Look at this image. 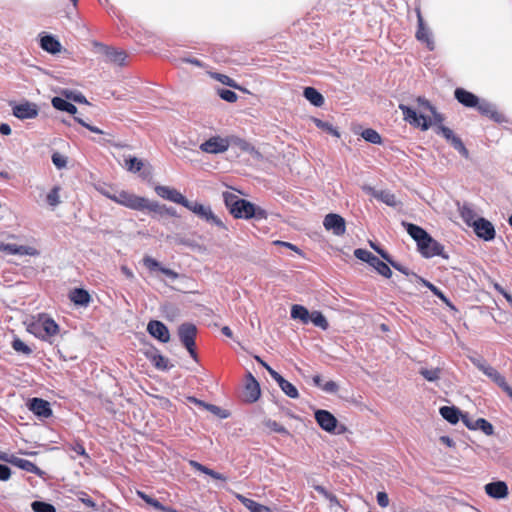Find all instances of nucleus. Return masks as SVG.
I'll list each match as a JSON object with an SVG mask.
<instances>
[{
  "label": "nucleus",
  "instance_id": "nucleus-9",
  "mask_svg": "<svg viewBox=\"0 0 512 512\" xmlns=\"http://www.w3.org/2000/svg\"><path fill=\"white\" fill-rule=\"evenodd\" d=\"M415 12L417 15V23H418L415 37L418 41L425 44L426 47L430 51H432L435 48V43L432 38V34L424 22V19H423L422 13H421V9L419 7H416Z\"/></svg>",
  "mask_w": 512,
  "mask_h": 512
},
{
  "label": "nucleus",
  "instance_id": "nucleus-35",
  "mask_svg": "<svg viewBox=\"0 0 512 512\" xmlns=\"http://www.w3.org/2000/svg\"><path fill=\"white\" fill-rule=\"evenodd\" d=\"M52 105L55 109L65 111L72 115L77 113V107L61 97H54L52 99Z\"/></svg>",
  "mask_w": 512,
  "mask_h": 512
},
{
  "label": "nucleus",
  "instance_id": "nucleus-33",
  "mask_svg": "<svg viewBox=\"0 0 512 512\" xmlns=\"http://www.w3.org/2000/svg\"><path fill=\"white\" fill-rule=\"evenodd\" d=\"M304 97L314 106L321 107L324 104V97L313 87H306L303 92Z\"/></svg>",
  "mask_w": 512,
  "mask_h": 512
},
{
  "label": "nucleus",
  "instance_id": "nucleus-28",
  "mask_svg": "<svg viewBox=\"0 0 512 512\" xmlns=\"http://www.w3.org/2000/svg\"><path fill=\"white\" fill-rule=\"evenodd\" d=\"M69 299L75 305H80V306L86 307V306H88V304L91 301V296L87 290L82 289V288H75L70 291Z\"/></svg>",
  "mask_w": 512,
  "mask_h": 512
},
{
  "label": "nucleus",
  "instance_id": "nucleus-12",
  "mask_svg": "<svg viewBox=\"0 0 512 512\" xmlns=\"http://www.w3.org/2000/svg\"><path fill=\"white\" fill-rule=\"evenodd\" d=\"M154 190H155V193L159 197H161L163 199H166V200H169V201H172V202H174L176 204H179V205H182L184 207H185V205L188 202L186 197L183 196L175 188H171L169 186H164V185H156Z\"/></svg>",
  "mask_w": 512,
  "mask_h": 512
},
{
  "label": "nucleus",
  "instance_id": "nucleus-61",
  "mask_svg": "<svg viewBox=\"0 0 512 512\" xmlns=\"http://www.w3.org/2000/svg\"><path fill=\"white\" fill-rule=\"evenodd\" d=\"M492 285H493V288L498 292L500 293L501 295H503V297L507 300V302L511 305L512 307V295L509 294L499 283L497 282H494L492 281Z\"/></svg>",
  "mask_w": 512,
  "mask_h": 512
},
{
  "label": "nucleus",
  "instance_id": "nucleus-44",
  "mask_svg": "<svg viewBox=\"0 0 512 512\" xmlns=\"http://www.w3.org/2000/svg\"><path fill=\"white\" fill-rule=\"evenodd\" d=\"M124 161H125L124 167L129 172H133V173L139 172L143 167V162L136 157L130 156V157L126 158Z\"/></svg>",
  "mask_w": 512,
  "mask_h": 512
},
{
  "label": "nucleus",
  "instance_id": "nucleus-54",
  "mask_svg": "<svg viewBox=\"0 0 512 512\" xmlns=\"http://www.w3.org/2000/svg\"><path fill=\"white\" fill-rule=\"evenodd\" d=\"M354 256L361 261L367 262L368 264H371L372 259L375 257V255H373L370 251L361 248H358L354 251Z\"/></svg>",
  "mask_w": 512,
  "mask_h": 512
},
{
  "label": "nucleus",
  "instance_id": "nucleus-64",
  "mask_svg": "<svg viewBox=\"0 0 512 512\" xmlns=\"http://www.w3.org/2000/svg\"><path fill=\"white\" fill-rule=\"evenodd\" d=\"M11 476V469L5 465L0 464V480L7 481Z\"/></svg>",
  "mask_w": 512,
  "mask_h": 512
},
{
  "label": "nucleus",
  "instance_id": "nucleus-51",
  "mask_svg": "<svg viewBox=\"0 0 512 512\" xmlns=\"http://www.w3.org/2000/svg\"><path fill=\"white\" fill-rule=\"evenodd\" d=\"M421 283L427 287L435 296H437L440 300L444 301V302H448L446 296L444 295V293L438 288L436 287L434 284H432L431 282L423 279V278H419Z\"/></svg>",
  "mask_w": 512,
  "mask_h": 512
},
{
  "label": "nucleus",
  "instance_id": "nucleus-50",
  "mask_svg": "<svg viewBox=\"0 0 512 512\" xmlns=\"http://www.w3.org/2000/svg\"><path fill=\"white\" fill-rule=\"evenodd\" d=\"M31 506L34 512H56L52 504L43 501H34Z\"/></svg>",
  "mask_w": 512,
  "mask_h": 512
},
{
  "label": "nucleus",
  "instance_id": "nucleus-27",
  "mask_svg": "<svg viewBox=\"0 0 512 512\" xmlns=\"http://www.w3.org/2000/svg\"><path fill=\"white\" fill-rule=\"evenodd\" d=\"M235 497L250 512H273L268 506H265V505L260 504L250 498H247L242 494L236 493Z\"/></svg>",
  "mask_w": 512,
  "mask_h": 512
},
{
  "label": "nucleus",
  "instance_id": "nucleus-59",
  "mask_svg": "<svg viewBox=\"0 0 512 512\" xmlns=\"http://www.w3.org/2000/svg\"><path fill=\"white\" fill-rule=\"evenodd\" d=\"M52 162L58 169H63L67 166V158L58 152L52 154Z\"/></svg>",
  "mask_w": 512,
  "mask_h": 512
},
{
  "label": "nucleus",
  "instance_id": "nucleus-41",
  "mask_svg": "<svg viewBox=\"0 0 512 512\" xmlns=\"http://www.w3.org/2000/svg\"><path fill=\"white\" fill-rule=\"evenodd\" d=\"M369 265L372 266L380 275L386 278H390L392 276L390 267L376 256L372 259V262Z\"/></svg>",
  "mask_w": 512,
  "mask_h": 512
},
{
  "label": "nucleus",
  "instance_id": "nucleus-19",
  "mask_svg": "<svg viewBox=\"0 0 512 512\" xmlns=\"http://www.w3.org/2000/svg\"><path fill=\"white\" fill-rule=\"evenodd\" d=\"M488 496L494 499H503L508 496V486L504 481L490 482L484 487Z\"/></svg>",
  "mask_w": 512,
  "mask_h": 512
},
{
  "label": "nucleus",
  "instance_id": "nucleus-8",
  "mask_svg": "<svg viewBox=\"0 0 512 512\" xmlns=\"http://www.w3.org/2000/svg\"><path fill=\"white\" fill-rule=\"evenodd\" d=\"M399 109L403 113L404 120L414 127H419L426 131L430 127V119L424 115L417 114L416 111L407 105L400 104Z\"/></svg>",
  "mask_w": 512,
  "mask_h": 512
},
{
  "label": "nucleus",
  "instance_id": "nucleus-17",
  "mask_svg": "<svg viewBox=\"0 0 512 512\" xmlns=\"http://www.w3.org/2000/svg\"><path fill=\"white\" fill-rule=\"evenodd\" d=\"M148 333L163 343L170 340V333L164 323L158 320H151L147 325Z\"/></svg>",
  "mask_w": 512,
  "mask_h": 512
},
{
  "label": "nucleus",
  "instance_id": "nucleus-60",
  "mask_svg": "<svg viewBox=\"0 0 512 512\" xmlns=\"http://www.w3.org/2000/svg\"><path fill=\"white\" fill-rule=\"evenodd\" d=\"M315 124L318 128H321V129L333 134L334 136L339 137L338 131L336 129H334L330 123L324 122L319 119H315Z\"/></svg>",
  "mask_w": 512,
  "mask_h": 512
},
{
  "label": "nucleus",
  "instance_id": "nucleus-30",
  "mask_svg": "<svg viewBox=\"0 0 512 512\" xmlns=\"http://www.w3.org/2000/svg\"><path fill=\"white\" fill-rule=\"evenodd\" d=\"M136 494H137L138 497H140L148 505L152 506L156 510H160V511H163V512H177L176 509H174L172 507H169V506H164L157 499L147 495L143 491L137 490Z\"/></svg>",
  "mask_w": 512,
  "mask_h": 512
},
{
  "label": "nucleus",
  "instance_id": "nucleus-13",
  "mask_svg": "<svg viewBox=\"0 0 512 512\" xmlns=\"http://www.w3.org/2000/svg\"><path fill=\"white\" fill-rule=\"evenodd\" d=\"M475 234L485 240L491 241L495 238V228L493 224L485 218H478L476 222L472 223Z\"/></svg>",
  "mask_w": 512,
  "mask_h": 512
},
{
  "label": "nucleus",
  "instance_id": "nucleus-6",
  "mask_svg": "<svg viewBox=\"0 0 512 512\" xmlns=\"http://www.w3.org/2000/svg\"><path fill=\"white\" fill-rule=\"evenodd\" d=\"M185 208L196 214L199 218L205 220L206 222L217 226L220 229L226 230L227 227L223 223V221L216 216L210 206H205L203 204L197 202H190L188 200Z\"/></svg>",
  "mask_w": 512,
  "mask_h": 512
},
{
  "label": "nucleus",
  "instance_id": "nucleus-15",
  "mask_svg": "<svg viewBox=\"0 0 512 512\" xmlns=\"http://www.w3.org/2000/svg\"><path fill=\"white\" fill-rule=\"evenodd\" d=\"M472 363L489 377L500 388L506 383L505 378L492 366L486 364L483 360L471 358Z\"/></svg>",
  "mask_w": 512,
  "mask_h": 512
},
{
  "label": "nucleus",
  "instance_id": "nucleus-58",
  "mask_svg": "<svg viewBox=\"0 0 512 512\" xmlns=\"http://www.w3.org/2000/svg\"><path fill=\"white\" fill-rule=\"evenodd\" d=\"M153 363H154L155 367L160 370H167L170 368L169 360L160 354L155 355L153 357Z\"/></svg>",
  "mask_w": 512,
  "mask_h": 512
},
{
  "label": "nucleus",
  "instance_id": "nucleus-53",
  "mask_svg": "<svg viewBox=\"0 0 512 512\" xmlns=\"http://www.w3.org/2000/svg\"><path fill=\"white\" fill-rule=\"evenodd\" d=\"M12 348L15 351L23 353L25 355H29L32 353V349L19 338H15L12 341Z\"/></svg>",
  "mask_w": 512,
  "mask_h": 512
},
{
  "label": "nucleus",
  "instance_id": "nucleus-42",
  "mask_svg": "<svg viewBox=\"0 0 512 512\" xmlns=\"http://www.w3.org/2000/svg\"><path fill=\"white\" fill-rule=\"evenodd\" d=\"M310 322L323 330H326L329 327L327 319L320 311H313L310 314Z\"/></svg>",
  "mask_w": 512,
  "mask_h": 512
},
{
  "label": "nucleus",
  "instance_id": "nucleus-10",
  "mask_svg": "<svg viewBox=\"0 0 512 512\" xmlns=\"http://www.w3.org/2000/svg\"><path fill=\"white\" fill-rule=\"evenodd\" d=\"M436 133L441 134L451 144V146H453V148L457 150L463 157H469V151L465 147L461 138L456 136L450 128L444 125H439L437 127Z\"/></svg>",
  "mask_w": 512,
  "mask_h": 512
},
{
  "label": "nucleus",
  "instance_id": "nucleus-40",
  "mask_svg": "<svg viewBox=\"0 0 512 512\" xmlns=\"http://www.w3.org/2000/svg\"><path fill=\"white\" fill-rule=\"evenodd\" d=\"M374 197L391 207H395L398 204L395 194L387 190L375 192Z\"/></svg>",
  "mask_w": 512,
  "mask_h": 512
},
{
  "label": "nucleus",
  "instance_id": "nucleus-49",
  "mask_svg": "<svg viewBox=\"0 0 512 512\" xmlns=\"http://www.w3.org/2000/svg\"><path fill=\"white\" fill-rule=\"evenodd\" d=\"M60 190H61V188L59 186H54L50 190V192L47 194L46 200L50 206L55 207L58 204H60V202H61L60 196H59Z\"/></svg>",
  "mask_w": 512,
  "mask_h": 512
},
{
  "label": "nucleus",
  "instance_id": "nucleus-62",
  "mask_svg": "<svg viewBox=\"0 0 512 512\" xmlns=\"http://www.w3.org/2000/svg\"><path fill=\"white\" fill-rule=\"evenodd\" d=\"M377 503L380 507L385 508L389 505L388 494L384 491H379L376 495Z\"/></svg>",
  "mask_w": 512,
  "mask_h": 512
},
{
  "label": "nucleus",
  "instance_id": "nucleus-11",
  "mask_svg": "<svg viewBox=\"0 0 512 512\" xmlns=\"http://www.w3.org/2000/svg\"><path fill=\"white\" fill-rule=\"evenodd\" d=\"M323 226L327 231H332L336 236H343L346 232L345 219L336 213H329L324 217Z\"/></svg>",
  "mask_w": 512,
  "mask_h": 512
},
{
  "label": "nucleus",
  "instance_id": "nucleus-45",
  "mask_svg": "<svg viewBox=\"0 0 512 512\" xmlns=\"http://www.w3.org/2000/svg\"><path fill=\"white\" fill-rule=\"evenodd\" d=\"M475 430H481L487 436L494 433L493 425L484 418H478L475 420Z\"/></svg>",
  "mask_w": 512,
  "mask_h": 512
},
{
  "label": "nucleus",
  "instance_id": "nucleus-63",
  "mask_svg": "<svg viewBox=\"0 0 512 512\" xmlns=\"http://www.w3.org/2000/svg\"><path fill=\"white\" fill-rule=\"evenodd\" d=\"M79 500L85 504V506L89 507V508H95L96 507V503L94 502V500L92 498H90L87 493L85 492H80L79 493Z\"/></svg>",
  "mask_w": 512,
  "mask_h": 512
},
{
  "label": "nucleus",
  "instance_id": "nucleus-29",
  "mask_svg": "<svg viewBox=\"0 0 512 512\" xmlns=\"http://www.w3.org/2000/svg\"><path fill=\"white\" fill-rule=\"evenodd\" d=\"M143 264L145 265L146 268H148L149 270H160L163 274H165L166 276L170 277L171 279H177L178 278V273L169 269V268H165V267H162L160 265V263L155 260L154 258L150 257V256H145L143 258Z\"/></svg>",
  "mask_w": 512,
  "mask_h": 512
},
{
  "label": "nucleus",
  "instance_id": "nucleus-2",
  "mask_svg": "<svg viewBox=\"0 0 512 512\" xmlns=\"http://www.w3.org/2000/svg\"><path fill=\"white\" fill-rule=\"evenodd\" d=\"M231 144H236L241 148L247 146V142L238 137H221L216 135L201 143L200 150L208 154H220L226 152Z\"/></svg>",
  "mask_w": 512,
  "mask_h": 512
},
{
  "label": "nucleus",
  "instance_id": "nucleus-37",
  "mask_svg": "<svg viewBox=\"0 0 512 512\" xmlns=\"http://www.w3.org/2000/svg\"><path fill=\"white\" fill-rule=\"evenodd\" d=\"M15 466L27 471V472H30V473H33V474H36V475H42V471L41 469L36 465L34 464L33 462L27 460V459H22V458H16L14 459L13 461H11Z\"/></svg>",
  "mask_w": 512,
  "mask_h": 512
},
{
  "label": "nucleus",
  "instance_id": "nucleus-32",
  "mask_svg": "<svg viewBox=\"0 0 512 512\" xmlns=\"http://www.w3.org/2000/svg\"><path fill=\"white\" fill-rule=\"evenodd\" d=\"M189 465L194 468L195 470L201 472V473H204L210 477H212L213 479H216V480H222V481H226L227 478L221 474V473H218L210 468H208L207 466L195 461V460H190L189 461Z\"/></svg>",
  "mask_w": 512,
  "mask_h": 512
},
{
  "label": "nucleus",
  "instance_id": "nucleus-52",
  "mask_svg": "<svg viewBox=\"0 0 512 512\" xmlns=\"http://www.w3.org/2000/svg\"><path fill=\"white\" fill-rule=\"evenodd\" d=\"M440 369L439 368H435V369H425V368H422L420 370V374L427 380V381H430V382H433V381H436L440 378Z\"/></svg>",
  "mask_w": 512,
  "mask_h": 512
},
{
  "label": "nucleus",
  "instance_id": "nucleus-7",
  "mask_svg": "<svg viewBox=\"0 0 512 512\" xmlns=\"http://www.w3.org/2000/svg\"><path fill=\"white\" fill-rule=\"evenodd\" d=\"M178 335L190 356L197 361V353L195 349V340L197 335L196 326L191 323H184L179 326Z\"/></svg>",
  "mask_w": 512,
  "mask_h": 512
},
{
  "label": "nucleus",
  "instance_id": "nucleus-1",
  "mask_svg": "<svg viewBox=\"0 0 512 512\" xmlns=\"http://www.w3.org/2000/svg\"><path fill=\"white\" fill-rule=\"evenodd\" d=\"M99 191L106 198L132 210L149 211L160 215L166 214L172 217L177 216L176 210L174 208H168L156 201H150L145 197L138 196L125 190H121L116 193H111L105 189H100Z\"/></svg>",
  "mask_w": 512,
  "mask_h": 512
},
{
  "label": "nucleus",
  "instance_id": "nucleus-56",
  "mask_svg": "<svg viewBox=\"0 0 512 512\" xmlns=\"http://www.w3.org/2000/svg\"><path fill=\"white\" fill-rule=\"evenodd\" d=\"M265 426L267 428H269L271 431H274V432H277L280 434H289L288 430L283 425H281L280 423H278L275 420H271V419L266 420Z\"/></svg>",
  "mask_w": 512,
  "mask_h": 512
},
{
  "label": "nucleus",
  "instance_id": "nucleus-55",
  "mask_svg": "<svg viewBox=\"0 0 512 512\" xmlns=\"http://www.w3.org/2000/svg\"><path fill=\"white\" fill-rule=\"evenodd\" d=\"M212 78L216 79L220 83L227 85L229 87L238 88V85L235 81L229 76L221 73H211Z\"/></svg>",
  "mask_w": 512,
  "mask_h": 512
},
{
  "label": "nucleus",
  "instance_id": "nucleus-36",
  "mask_svg": "<svg viewBox=\"0 0 512 512\" xmlns=\"http://www.w3.org/2000/svg\"><path fill=\"white\" fill-rule=\"evenodd\" d=\"M441 416L451 424H456L460 419V411L456 407L443 406L440 408Z\"/></svg>",
  "mask_w": 512,
  "mask_h": 512
},
{
  "label": "nucleus",
  "instance_id": "nucleus-23",
  "mask_svg": "<svg viewBox=\"0 0 512 512\" xmlns=\"http://www.w3.org/2000/svg\"><path fill=\"white\" fill-rule=\"evenodd\" d=\"M271 377L278 383L281 390L290 398L299 397L297 388L288 380L284 379L278 372L272 371Z\"/></svg>",
  "mask_w": 512,
  "mask_h": 512
},
{
  "label": "nucleus",
  "instance_id": "nucleus-47",
  "mask_svg": "<svg viewBox=\"0 0 512 512\" xmlns=\"http://www.w3.org/2000/svg\"><path fill=\"white\" fill-rule=\"evenodd\" d=\"M223 199L226 207L228 208L229 212L232 211L237 205H239L240 201L242 200L237 195L231 192H224L223 193Z\"/></svg>",
  "mask_w": 512,
  "mask_h": 512
},
{
  "label": "nucleus",
  "instance_id": "nucleus-4",
  "mask_svg": "<svg viewBox=\"0 0 512 512\" xmlns=\"http://www.w3.org/2000/svg\"><path fill=\"white\" fill-rule=\"evenodd\" d=\"M31 331L36 337L46 340L48 337H53L59 333L58 324L45 314L39 315L36 322L32 323Z\"/></svg>",
  "mask_w": 512,
  "mask_h": 512
},
{
  "label": "nucleus",
  "instance_id": "nucleus-57",
  "mask_svg": "<svg viewBox=\"0 0 512 512\" xmlns=\"http://www.w3.org/2000/svg\"><path fill=\"white\" fill-rule=\"evenodd\" d=\"M218 95L220 96L221 99L229 103H234L238 99V95L234 91L229 89H220L218 91Z\"/></svg>",
  "mask_w": 512,
  "mask_h": 512
},
{
  "label": "nucleus",
  "instance_id": "nucleus-5",
  "mask_svg": "<svg viewBox=\"0 0 512 512\" xmlns=\"http://www.w3.org/2000/svg\"><path fill=\"white\" fill-rule=\"evenodd\" d=\"M314 416L318 425L328 433L340 435L347 431V427L343 424H338L335 416L327 410H317Z\"/></svg>",
  "mask_w": 512,
  "mask_h": 512
},
{
  "label": "nucleus",
  "instance_id": "nucleus-3",
  "mask_svg": "<svg viewBox=\"0 0 512 512\" xmlns=\"http://www.w3.org/2000/svg\"><path fill=\"white\" fill-rule=\"evenodd\" d=\"M230 214L236 219H251L257 220L267 219V211L259 206L254 205L248 200L242 199Z\"/></svg>",
  "mask_w": 512,
  "mask_h": 512
},
{
  "label": "nucleus",
  "instance_id": "nucleus-48",
  "mask_svg": "<svg viewBox=\"0 0 512 512\" xmlns=\"http://www.w3.org/2000/svg\"><path fill=\"white\" fill-rule=\"evenodd\" d=\"M188 401L191 403H194L196 405L202 406L216 415H220L221 417H227V415H225V414L224 415L220 414L221 409L218 406H215L213 404H207L201 400H198L195 397H188Z\"/></svg>",
  "mask_w": 512,
  "mask_h": 512
},
{
  "label": "nucleus",
  "instance_id": "nucleus-38",
  "mask_svg": "<svg viewBox=\"0 0 512 512\" xmlns=\"http://www.w3.org/2000/svg\"><path fill=\"white\" fill-rule=\"evenodd\" d=\"M371 247L384 259L386 260L388 263H390L396 270L408 275L409 272H408V269L403 267L402 265H400L399 263L395 262L392 260V258L390 257V255L384 251L383 249L379 248L378 246H376L375 244L371 243Z\"/></svg>",
  "mask_w": 512,
  "mask_h": 512
},
{
  "label": "nucleus",
  "instance_id": "nucleus-46",
  "mask_svg": "<svg viewBox=\"0 0 512 512\" xmlns=\"http://www.w3.org/2000/svg\"><path fill=\"white\" fill-rule=\"evenodd\" d=\"M361 136L367 141V142H370L372 144H381L382 143V138L380 136V134L372 129V128H367L365 129Z\"/></svg>",
  "mask_w": 512,
  "mask_h": 512
},
{
  "label": "nucleus",
  "instance_id": "nucleus-24",
  "mask_svg": "<svg viewBox=\"0 0 512 512\" xmlns=\"http://www.w3.org/2000/svg\"><path fill=\"white\" fill-rule=\"evenodd\" d=\"M408 234L417 242V246H423L425 241H430V235L420 226L412 223H404Z\"/></svg>",
  "mask_w": 512,
  "mask_h": 512
},
{
  "label": "nucleus",
  "instance_id": "nucleus-39",
  "mask_svg": "<svg viewBox=\"0 0 512 512\" xmlns=\"http://www.w3.org/2000/svg\"><path fill=\"white\" fill-rule=\"evenodd\" d=\"M459 211H460V216H461L462 220L468 226L472 227V223L476 222V220H477L476 212L474 211V209L470 205L464 204L462 207H460Z\"/></svg>",
  "mask_w": 512,
  "mask_h": 512
},
{
  "label": "nucleus",
  "instance_id": "nucleus-22",
  "mask_svg": "<svg viewBox=\"0 0 512 512\" xmlns=\"http://www.w3.org/2000/svg\"><path fill=\"white\" fill-rule=\"evenodd\" d=\"M454 96L460 104L468 108H475L479 104V98L464 88H456Z\"/></svg>",
  "mask_w": 512,
  "mask_h": 512
},
{
  "label": "nucleus",
  "instance_id": "nucleus-14",
  "mask_svg": "<svg viewBox=\"0 0 512 512\" xmlns=\"http://www.w3.org/2000/svg\"><path fill=\"white\" fill-rule=\"evenodd\" d=\"M39 109L35 103L25 101L13 106V115L21 120L34 119L38 116Z\"/></svg>",
  "mask_w": 512,
  "mask_h": 512
},
{
  "label": "nucleus",
  "instance_id": "nucleus-20",
  "mask_svg": "<svg viewBox=\"0 0 512 512\" xmlns=\"http://www.w3.org/2000/svg\"><path fill=\"white\" fill-rule=\"evenodd\" d=\"M101 48L102 53L105 55L106 60L110 63L117 65H124L127 58V54L124 50H117L115 48L98 44Z\"/></svg>",
  "mask_w": 512,
  "mask_h": 512
},
{
  "label": "nucleus",
  "instance_id": "nucleus-16",
  "mask_svg": "<svg viewBox=\"0 0 512 512\" xmlns=\"http://www.w3.org/2000/svg\"><path fill=\"white\" fill-rule=\"evenodd\" d=\"M477 111L484 117L491 119L496 123H502L505 121V117L500 113L496 107L486 100H480L479 104L475 106Z\"/></svg>",
  "mask_w": 512,
  "mask_h": 512
},
{
  "label": "nucleus",
  "instance_id": "nucleus-31",
  "mask_svg": "<svg viewBox=\"0 0 512 512\" xmlns=\"http://www.w3.org/2000/svg\"><path fill=\"white\" fill-rule=\"evenodd\" d=\"M41 48L49 53L56 54L61 50L60 42L51 35L41 38Z\"/></svg>",
  "mask_w": 512,
  "mask_h": 512
},
{
  "label": "nucleus",
  "instance_id": "nucleus-43",
  "mask_svg": "<svg viewBox=\"0 0 512 512\" xmlns=\"http://www.w3.org/2000/svg\"><path fill=\"white\" fill-rule=\"evenodd\" d=\"M67 449L74 451L77 455L84 457L85 459H90V456L85 450V447L81 440L76 439L71 443L66 444Z\"/></svg>",
  "mask_w": 512,
  "mask_h": 512
},
{
  "label": "nucleus",
  "instance_id": "nucleus-26",
  "mask_svg": "<svg viewBox=\"0 0 512 512\" xmlns=\"http://www.w3.org/2000/svg\"><path fill=\"white\" fill-rule=\"evenodd\" d=\"M260 397V387L256 379L249 373V380L245 386L246 401L253 403Z\"/></svg>",
  "mask_w": 512,
  "mask_h": 512
},
{
  "label": "nucleus",
  "instance_id": "nucleus-34",
  "mask_svg": "<svg viewBox=\"0 0 512 512\" xmlns=\"http://www.w3.org/2000/svg\"><path fill=\"white\" fill-rule=\"evenodd\" d=\"M310 314L308 309L302 305L295 304L291 307V318L299 319L303 324L310 322Z\"/></svg>",
  "mask_w": 512,
  "mask_h": 512
},
{
  "label": "nucleus",
  "instance_id": "nucleus-18",
  "mask_svg": "<svg viewBox=\"0 0 512 512\" xmlns=\"http://www.w3.org/2000/svg\"><path fill=\"white\" fill-rule=\"evenodd\" d=\"M418 249L426 258H431L434 256H443L444 258H447V256L443 255V246L432 237H430V241H425L423 246L420 245Z\"/></svg>",
  "mask_w": 512,
  "mask_h": 512
},
{
  "label": "nucleus",
  "instance_id": "nucleus-21",
  "mask_svg": "<svg viewBox=\"0 0 512 512\" xmlns=\"http://www.w3.org/2000/svg\"><path fill=\"white\" fill-rule=\"evenodd\" d=\"M29 408L35 415L40 417L48 418L52 415L49 402L42 398L31 399Z\"/></svg>",
  "mask_w": 512,
  "mask_h": 512
},
{
  "label": "nucleus",
  "instance_id": "nucleus-25",
  "mask_svg": "<svg viewBox=\"0 0 512 512\" xmlns=\"http://www.w3.org/2000/svg\"><path fill=\"white\" fill-rule=\"evenodd\" d=\"M3 251H5L11 255H28V256H38L39 255V251L35 247L16 245V244H4Z\"/></svg>",
  "mask_w": 512,
  "mask_h": 512
}]
</instances>
